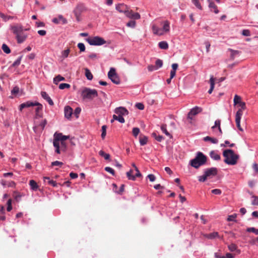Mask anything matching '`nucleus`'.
I'll list each match as a JSON object with an SVG mask.
<instances>
[{"label":"nucleus","mask_w":258,"mask_h":258,"mask_svg":"<svg viewBox=\"0 0 258 258\" xmlns=\"http://www.w3.org/2000/svg\"><path fill=\"white\" fill-rule=\"evenodd\" d=\"M224 162L228 165H234L237 164L239 155L235 154L231 149L225 150L223 152Z\"/></svg>","instance_id":"nucleus-1"},{"label":"nucleus","mask_w":258,"mask_h":258,"mask_svg":"<svg viewBox=\"0 0 258 258\" xmlns=\"http://www.w3.org/2000/svg\"><path fill=\"white\" fill-rule=\"evenodd\" d=\"M162 24L163 25V27L162 29L159 28L156 25H153L152 27V29L153 32L154 34L162 36L165 33H168L170 30V23L168 21H164L162 22Z\"/></svg>","instance_id":"nucleus-2"},{"label":"nucleus","mask_w":258,"mask_h":258,"mask_svg":"<svg viewBox=\"0 0 258 258\" xmlns=\"http://www.w3.org/2000/svg\"><path fill=\"white\" fill-rule=\"evenodd\" d=\"M69 138V136H64L62 133H58L56 132L54 135V139L53 144L55 148V152L57 154L60 153L59 142H65V141Z\"/></svg>","instance_id":"nucleus-3"},{"label":"nucleus","mask_w":258,"mask_h":258,"mask_svg":"<svg viewBox=\"0 0 258 258\" xmlns=\"http://www.w3.org/2000/svg\"><path fill=\"white\" fill-rule=\"evenodd\" d=\"M207 161V157L202 153L198 152L195 158L190 161V165L195 168H198L204 165Z\"/></svg>","instance_id":"nucleus-4"},{"label":"nucleus","mask_w":258,"mask_h":258,"mask_svg":"<svg viewBox=\"0 0 258 258\" xmlns=\"http://www.w3.org/2000/svg\"><path fill=\"white\" fill-rule=\"evenodd\" d=\"M81 96L83 99L92 100L98 96V92L95 89L86 87L82 91Z\"/></svg>","instance_id":"nucleus-5"},{"label":"nucleus","mask_w":258,"mask_h":258,"mask_svg":"<svg viewBox=\"0 0 258 258\" xmlns=\"http://www.w3.org/2000/svg\"><path fill=\"white\" fill-rule=\"evenodd\" d=\"M86 40L91 45H102L106 43V41L103 38L99 36L88 38Z\"/></svg>","instance_id":"nucleus-6"},{"label":"nucleus","mask_w":258,"mask_h":258,"mask_svg":"<svg viewBox=\"0 0 258 258\" xmlns=\"http://www.w3.org/2000/svg\"><path fill=\"white\" fill-rule=\"evenodd\" d=\"M108 77L114 84L117 85L120 84V81L119 77L116 73V71L114 68H111L110 69L109 72L108 73Z\"/></svg>","instance_id":"nucleus-7"},{"label":"nucleus","mask_w":258,"mask_h":258,"mask_svg":"<svg viewBox=\"0 0 258 258\" xmlns=\"http://www.w3.org/2000/svg\"><path fill=\"white\" fill-rule=\"evenodd\" d=\"M86 11L85 5L83 4H79L74 10V13L78 21H80V16L82 13Z\"/></svg>","instance_id":"nucleus-8"},{"label":"nucleus","mask_w":258,"mask_h":258,"mask_svg":"<svg viewBox=\"0 0 258 258\" xmlns=\"http://www.w3.org/2000/svg\"><path fill=\"white\" fill-rule=\"evenodd\" d=\"M124 14L127 18L133 20H138L141 18L139 13H134L132 10H130L129 8Z\"/></svg>","instance_id":"nucleus-9"},{"label":"nucleus","mask_w":258,"mask_h":258,"mask_svg":"<svg viewBox=\"0 0 258 258\" xmlns=\"http://www.w3.org/2000/svg\"><path fill=\"white\" fill-rule=\"evenodd\" d=\"M203 109L201 107L196 106L194 108H192L190 111L188 113V118L192 119V116H195L198 113L201 112Z\"/></svg>","instance_id":"nucleus-10"},{"label":"nucleus","mask_w":258,"mask_h":258,"mask_svg":"<svg viewBox=\"0 0 258 258\" xmlns=\"http://www.w3.org/2000/svg\"><path fill=\"white\" fill-rule=\"evenodd\" d=\"M234 105H238L241 108L243 109H245L246 108L245 103L244 102L241 101V97L237 95H235L234 98Z\"/></svg>","instance_id":"nucleus-11"},{"label":"nucleus","mask_w":258,"mask_h":258,"mask_svg":"<svg viewBox=\"0 0 258 258\" xmlns=\"http://www.w3.org/2000/svg\"><path fill=\"white\" fill-rule=\"evenodd\" d=\"M218 172V170L215 167H212L209 169H207L205 173L206 174L208 178H212V177L215 176Z\"/></svg>","instance_id":"nucleus-12"},{"label":"nucleus","mask_w":258,"mask_h":258,"mask_svg":"<svg viewBox=\"0 0 258 258\" xmlns=\"http://www.w3.org/2000/svg\"><path fill=\"white\" fill-rule=\"evenodd\" d=\"M11 29L16 36L23 31L22 25L18 24L11 26Z\"/></svg>","instance_id":"nucleus-13"},{"label":"nucleus","mask_w":258,"mask_h":258,"mask_svg":"<svg viewBox=\"0 0 258 258\" xmlns=\"http://www.w3.org/2000/svg\"><path fill=\"white\" fill-rule=\"evenodd\" d=\"M220 124H221L220 120H219V119L216 120L215 122L214 125L211 127L213 131H214L215 129H216L217 128V136H221L222 134V131L221 128Z\"/></svg>","instance_id":"nucleus-14"},{"label":"nucleus","mask_w":258,"mask_h":258,"mask_svg":"<svg viewBox=\"0 0 258 258\" xmlns=\"http://www.w3.org/2000/svg\"><path fill=\"white\" fill-rule=\"evenodd\" d=\"M114 112L116 114L121 115L122 116L124 115H127L128 113L127 110L123 107L116 108L115 109Z\"/></svg>","instance_id":"nucleus-15"},{"label":"nucleus","mask_w":258,"mask_h":258,"mask_svg":"<svg viewBox=\"0 0 258 258\" xmlns=\"http://www.w3.org/2000/svg\"><path fill=\"white\" fill-rule=\"evenodd\" d=\"M116 9L119 12L125 14L128 9V8L126 5L123 4H120L116 6Z\"/></svg>","instance_id":"nucleus-16"},{"label":"nucleus","mask_w":258,"mask_h":258,"mask_svg":"<svg viewBox=\"0 0 258 258\" xmlns=\"http://www.w3.org/2000/svg\"><path fill=\"white\" fill-rule=\"evenodd\" d=\"M16 39L18 43H21L24 42L27 38V35L24 33L23 31L20 32L16 36Z\"/></svg>","instance_id":"nucleus-17"},{"label":"nucleus","mask_w":258,"mask_h":258,"mask_svg":"<svg viewBox=\"0 0 258 258\" xmlns=\"http://www.w3.org/2000/svg\"><path fill=\"white\" fill-rule=\"evenodd\" d=\"M35 102H32L31 101H27L26 102L23 103L21 104L19 106V109L20 111H22L23 109L25 108H28L31 106H34L35 105Z\"/></svg>","instance_id":"nucleus-18"},{"label":"nucleus","mask_w":258,"mask_h":258,"mask_svg":"<svg viewBox=\"0 0 258 258\" xmlns=\"http://www.w3.org/2000/svg\"><path fill=\"white\" fill-rule=\"evenodd\" d=\"M64 111L65 117L68 119L70 118L73 113V109L71 107L67 106L64 107Z\"/></svg>","instance_id":"nucleus-19"},{"label":"nucleus","mask_w":258,"mask_h":258,"mask_svg":"<svg viewBox=\"0 0 258 258\" xmlns=\"http://www.w3.org/2000/svg\"><path fill=\"white\" fill-rule=\"evenodd\" d=\"M41 95L44 99L47 101L49 105H53V101L51 100V99L50 98V97L48 96V95L47 94L46 92L42 91L41 92Z\"/></svg>","instance_id":"nucleus-20"},{"label":"nucleus","mask_w":258,"mask_h":258,"mask_svg":"<svg viewBox=\"0 0 258 258\" xmlns=\"http://www.w3.org/2000/svg\"><path fill=\"white\" fill-rule=\"evenodd\" d=\"M52 22L55 24H58L61 22L63 24H65L67 23V20L64 19L62 16L60 15L58 17V18H53Z\"/></svg>","instance_id":"nucleus-21"},{"label":"nucleus","mask_w":258,"mask_h":258,"mask_svg":"<svg viewBox=\"0 0 258 258\" xmlns=\"http://www.w3.org/2000/svg\"><path fill=\"white\" fill-rule=\"evenodd\" d=\"M209 7L210 9L211 12H214L215 14H218L219 11L218 10L217 6L214 3V2H208Z\"/></svg>","instance_id":"nucleus-22"},{"label":"nucleus","mask_w":258,"mask_h":258,"mask_svg":"<svg viewBox=\"0 0 258 258\" xmlns=\"http://www.w3.org/2000/svg\"><path fill=\"white\" fill-rule=\"evenodd\" d=\"M43 179L44 182H47L48 184L53 187H55L57 185V183L56 182V181L50 179L49 177H44Z\"/></svg>","instance_id":"nucleus-23"},{"label":"nucleus","mask_w":258,"mask_h":258,"mask_svg":"<svg viewBox=\"0 0 258 258\" xmlns=\"http://www.w3.org/2000/svg\"><path fill=\"white\" fill-rule=\"evenodd\" d=\"M228 50L231 52L230 57L232 60L234 59L235 56L238 55L240 53L238 50H234L230 48L228 49Z\"/></svg>","instance_id":"nucleus-24"},{"label":"nucleus","mask_w":258,"mask_h":258,"mask_svg":"<svg viewBox=\"0 0 258 258\" xmlns=\"http://www.w3.org/2000/svg\"><path fill=\"white\" fill-rule=\"evenodd\" d=\"M0 17L5 21V22L7 21L10 19H16L17 18L15 16H7L5 15L4 13H0Z\"/></svg>","instance_id":"nucleus-25"},{"label":"nucleus","mask_w":258,"mask_h":258,"mask_svg":"<svg viewBox=\"0 0 258 258\" xmlns=\"http://www.w3.org/2000/svg\"><path fill=\"white\" fill-rule=\"evenodd\" d=\"M133 174L134 170L132 169H131L128 172L126 173V176L128 179L132 180H135L136 179V177L137 176H136V174L134 175Z\"/></svg>","instance_id":"nucleus-26"},{"label":"nucleus","mask_w":258,"mask_h":258,"mask_svg":"<svg viewBox=\"0 0 258 258\" xmlns=\"http://www.w3.org/2000/svg\"><path fill=\"white\" fill-rule=\"evenodd\" d=\"M65 78L63 77H62L60 75H58L53 79V83L54 84L57 85L60 81H64Z\"/></svg>","instance_id":"nucleus-27"},{"label":"nucleus","mask_w":258,"mask_h":258,"mask_svg":"<svg viewBox=\"0 0 258 258\" xmlns=\"http://www.w3.org/2000/svg\"><path fill=\"white\" fill-rule=\"evenodd\" d=\"M35 104H35V105H34V106H37V107L35 109L36 115L37 116H40V115H39V111L42 110V105L40 103L37 102H35Z\"/></svg>","instance_id":"nucleus-28"},{"label":"nucleus","mask_w":258,"mask_h":258,"mask_svg":"<svg viewBox=\"0 0 258 258\" xmlns=\"http://www.w3.org/2000/svg\"><path fill=\"white\" fill-rule=\"evenodd\" d=\"M29 185L33 190H36L38 188L37 183L34 180H30Z\"/></svg>","instance_id":"nucleus-29"},{"label":"nucleus","mask_w":258,"mask_h":258,"mask_svg":"<svg viewBox=\"0 0 258 258\" xmlns=\"http://www.w3.org/2000/svg\"><path fill=\"white\" fill-rule=\"evenodd\" d=\"M205 141H210L213 144H217L218 140L214 138H212L209 136H207L204 138Z\"/></svg>","instance_id":"nucleus-30"},{"label":"nucleus","mask_w":258,"mask_h":258,"mask_svg":"<svg viewBox=\"0 0 258 258\" xmlns=\"http://www.w3.org/2000/svg\"><path fill=\"white\" fill-rule=\"evenodd\" d=\"M210 155L211 157L215 160H219L220 159V156L215 151H211Z\"/></svg>","instance_id":"nucleus-31"},{"label":"nucleus","mask_w":258,"mask_h":258,"mask_svg":"<svg viewBox=\"0 0 258 258\" xmlns=\"http://www.w3.org/2000/svg\"><path fill=\"white\" fill-rule=\"evenodd\" d=\"M85 76H86V78L89 80H92L93 76V75L92 74V73H91V72L90 71V70L86 68V69H85Z\"/></svg>","instance_id":"nucleus-32"},{"label":"nucleus","mask_w":258,"mask_h":258,"mask_svg":"<svg viewBox=\"0 0 258 258\" xmlns=\"http://www.w3.org/2000/svg\"><path fill=\"white\" fill-rule=\"evenodd\" d=\"M210 82L211 87H210V89H209V90L208 91V93L209 94H211L212 92V91L214 88V85H215L214 78L213 76L211 77L210 80Z\"/></svg>","instance_id":"nucleus-33"},{"label":"nucleus","mask_w":258,"mask_h":258,"mask_svg":"<svg viewBox=\"0 0 258 258\" xmlns=\"http://www.w3.org/2000/svg\"><path fill=\"white\" fill-rule=\"evenodd\" d=\"M113 119L118 120L120 123H124L125 122L124 118L121 115H116L114 114L113 115Z\"/></svg>","instance_id":"nucleus-34"},{"label":"nucleus","mask_w":258,"mask_h":258,"mask_svg":"<svg viewBox=\"0 0 258 258\" xmlns=\"http://www.w3.org/2000/svg\"><path fill=\"white\" fill-rule=\"evenodd\" d=\"M158 45L161 49H167L168 48V44L166 41L160 42Z\"/></svg>","instance_id":"nucleus-35"},{"label":"nucleus","mask_w":258,"mask_h":258,"mask_svg":"<svg viewBox=\"0 0 258 258\" xmlns=\"http://www.w3.org/2000/svg\"><path fill=\"white\" fill-rule=\"evenodd\" d=\"M148 138L146 136H140V143L141 145L144 146L147 143Z\"/></svg>","instance_id":"nucleus-36"},{"label":"nucleus","mask_w":258,"mask_h":258,"mask_svg":"<svg viewBox=\"0 0 258 258\" xmlns=\"http://www.w3.org/2000/svg\"><path fill=\"white\" fill-rule=\"evenodd\" d=\"M244 109L240 108L238 110L236 113L235 119L241 120V116L243 114V110Z\"/></svg>","instance_id":"nucleus-37"},{"label":"nucleus","mask_w":258,"mask_h":258,"mask_svg":"<svg viewBox=\"0 0 258 258\" xmlns=\"http://www.w3.org/2000/svg\"><path fill=\"white\" fill-rule=\"evenodd\" d=\"M161 130L166 135L169 136L170 138L172 137V136L170 134V133L167 131L166 124H162L161 126Z\"/></svg>","instance_id":"nucleus-38"},{"label":"nucleus","mask_w":258,"mask_h":258,"mask_svg":"<svg viewBox=\"0 0 258 258\" xmlns=\"http://www.w3.org/2000/svg\"><path fill=\"white\" fill-rule=\"evenodd\" d=\"M100 156L103 157L105 160H109L110 159V155L109 154L105 153L103 151L100 150L99 152Z\"/></svg>","instance_id":"nucleus-39"},{"label":"nucleus","mask_w":258,"mask_h":258,"mask_svg":"<svg viewBox=\"0 0 258 258\" xmlns=\"http://www.w3.org/2000/svg\"><path fill=\"white\" fill-rule=\"evenodd\" d=\"M152 136L158 142H161L163 140V137L162 136L157 135L156 133H152Z\"/></svg>","instance_id":"nucleus-40"},{"label":"nucleus","mask_w":258,"mask_h":258,"mask_svg":"<svg viewBox=\"0 0 258 258\" xmlns=\"http://www.w3.org/2000/svg\"><path fill=\"white\" fill-rule=\"evenodd\" d=\"M3 50L7 54H9L11 52L10 48L6 44H3L2 47Z\"/></svg>","instance_id":"nucleus-41"},{"label":"nucleus","mask_w":258,"mask_h":258,"mask_svg":"<svg viewBox=\"0 0 258 258\" xmlns=\"http://www.w3.org/2000/svg\"><path fill=\"white\" fill-rule=\"evenodd\" d=\"M70 87V85L67 83H61L59 85V89L61 90L69 89Z\"/></svg>","instance_id":"nucleus-42"},{"label":"nucleus","mask_w":258,"mask_h":258,"mask_svg":"<svg viewBox=\"0 0 258 258\" xmlns=\"http://www.w3.org/2000/svg\"><path fill=\"white\" fill-rule=\"evenodd\" d=\"M70 52V49L69 48H68V49L62 51V53H61L62 57L63 58H67L69 56Z\"/></svg>","instance_id":"nucleus-43"},{"label":"nucleus","mask_w":258,"mask_h":258,"mask_svg":"<svg viewBox=\"0 0 258 258\" xmlns=\"http://www.w3.org/2000/svg\"><path fill=\"white\" fill-rule=\"evenodd\" d=\"M246 231L249 232H253L256 235H258V229H255L254 227L248 228Z\"/></svg>","instance_id":"nucleus-44"},{"label":"nucleus","mask_w":258,"mask_h":258,"mask_svg":"<svg viewBox=\"0 0 258 258\" xmlns=\"http://www.w3.org/2000/svg\"><path fill=\"white\" fill-rule=\"evenodd\" d=\"M13 196L16 201H19L21 199L22 195L20 193L15 191L14 192Z\"/></svg>","instance_id":"nucleus-45"},{"label":"nucleus","mask_w":258,"mask_h":258,"mask_svg":"<svg viewBox=\"0 0 258 258\" xmlns=\"http://www.w3.org/2000/svg\"><path fill=\"white\" fill-rule=\"evenodd\" d=\"M218 236V232H213L207 235V237L209 239H213Z\"/></svg>","instance_id":"nucleus-46"},{"label":"nucleus","mask_w":258,"mask_h":258,"mask_svg":"<svg viewBox=\"0 0 258 258\" xmlns=\"http://www.w3.org/2000/svg\"><path fill=\"white\" fill-rule=\"evenodd\" d=\"M163 65V62L162 60L161 59H157L155 62V67L157 68V70L159 68H161Z\"/></svg>","instance_id":"nucleus-47"},{"label":"nucleus","mask_w":258,"mask_h":258,"mask_svg":"<svg viewBox=\"0 0 258 258\" xmlns=\"http://www.w3.org/2000/svg\"><path fill=\"white\" fill-rule=\"evenodd\" d=\"M192 2L197 8L200 10H202V7L199 3V0H192Z\"/></svg>","instance_id":"nucleus-48"},{"label":"nucleus","mask_w":258,"mask_h":258,"mask_svg":"<svg viewBox=\"0 0 258 258\" xmlns=\"http://www.w3.org/2000/svg\"><path fill=\"white\" fill-rule=\"evenodd\" d=\"M237 217V214H234L228 216L227 218V221H235V218Z\"/></svg>","instance_id":"nucleus-49"},{"label":"nucleus","mask_w":258,"mask_h":258,"mask_svg":"<svg viewBox=\"0 0 258 258\" xmlns=\"http://www.w3.org/2000/svg\"><path fill=\"white\" fill-rule=\"evenodd\" d=\"M106 125H103L102 126V134H101V137L102 139H104L106 135Z\"/></svg>","instance_id":"nucleus-50"},{"label":"nucleus","mask_w":258,"mask_h":258,"mask_svg":"<svg viewBox=\"0 0 258 258\" xmlns=\"http://www.w3.org/2000/svg\"><path fill=\"white\" fill-rule=\"evenodd\" d=\"M237 246L234 243H231L228 246V248L231 251H234L237 249Z\"/></svg>","instance_id":"nucleus-51"},{"label":"nucleus","mask_w":258,"mask_h":258,"mask_svg":"<svg viewBox=\"0 0 258 258\" xmlns=\"http://www.w3.org/2000/svg\"><path fill=\"white\" fill-rule=\"evenodd\" d=\"M132 166L135 168V169L136 171V176L138 177L142 176L141 173H140L139 170L137 168V167L136 166V165L134 163L132 164Z\"/></svg>","instance_id":"nucleus-52"},{"label":"nucleus","mask_w":258,"mask_h":258,"mask_svg":"<svg viewBox=\"0 0 258 258\" xmlns=\"http://www.w3.org/2000/svg\"><path fill=\"white\" fill-rule=\"evenodd\" d=\"M22 56L19 57L14 63L12 64V67H15L20 64Z\"/></svg>","instance_id":"nucleus-53"},{"label":"nucleus","mask_w":258,"mask_h":258,"mask_svg":"<svg viewBox=\"0 0 258 258\" xmlns=\"http://www.w3.org/2000/svg\"><path fill=\"white\" fill-rule=\"evenodd\" d=\"M136 24L135 21L131 20L126 24V26L129 27L134 28L136 26Z\"/></svg>","instance_id":"nucleus-54"},{"label":"nucleus","mask_w":258,"mask_h":258,"mask_svg":"<svg viewBox=\"0 0 258 258\" xmlns=\"http://www.w3.org/2000/svg\"><path fill=\"white\" fill-rule=\"evenodd\" d=\"M78 47L80 49L81 52L85 51V46L82 43H79L78 44Z\"/></svg>","instance_id":"nucleus-55"},{"label":"nucleus","mask_w":258,"mask_h":258,"mask_svg":"<svg viewBox=\"0 0 258 258\" xmlns=\"http://www.w3.org/2000/svg\"><path fill=\"white\" fill-rule=\"evenodd\" d=\"M105 170L106 171L111 173L112 175H114V174H115L114 170L112 168H111L109 167H106L105 168Z\"/></svg>","instance_id":"nucleus-56"},{"label":"nucleus","mask_w":258,"mask_h":258,"mask_svg":"<svg viewBox=\"0 0 258 258\" xmlns=\"http://www.w3.org/2000/svg\"><path fill=\"white\" fill-rule=\"evenodd\" d=\"M140 133V129L138 127H134L133 129V134L135 137H137Z\"/></svg>","instance_id":"nucleus-57"},{"label":"nucleus","mask_w":258,"mask_h":258,"mask_svg":"<svg viewBox=\"0 0 258 258\" xmlns=\"http://www.w3.org/2000/svg\"><path fill=\"white\" fill-rule=\"evenodd\" d=\"M208 178V177L207 176L206 174H205V173H204V175H202V176H200L199 177V180L200 181V182H204L206 181V180Z\"/></svg>","instance_id":"nucleus-58"},{"label":"nucleus","mask_w":258,"mask_h":258,"mask_svg":"<svg viewBox=\"0 0 258 258\" xmlns=\"http://www.w3.org/2000/svg\"><path fill=\"white\" fill-rule=\"evenodd\" d=\"M63 165V163L58 161H55L54 162H52L51 163V166H61Z\"/></svg>","instance_id":"nucleus-59"},{"label":"nucleus","mask_w":258,"mask_h":258,"mask_svg":"<svg viewBox=\"0 0 258 258\" xmlns=\"http://www.w3.org/2000/svg\"><path fill=\"white\" fill-rule=\"evenodd\" d=\"M254 199L252 202V205H258V197L255 196H253L252 197Z\"/></svg>","instance_id":"nucleus-60"},{"label":"nucleus","mask_w":258,"mask_h":258,"mask_svg":"<svg viewBox=\"0 0 258 258\" xmlns=\"http://www.w3.org/2000/svg\"><path fill=\"white\" fill-rule=\"evenodd\" d=\"M60 143H61V146L60 147V151L64 152L66 151V148H67L66 144L65 142H60Z\"/></svg>","instance_id":"nucleus-61"},{"label":"nucleus","mask_w":258,"mask_h":258,"mask_svg":"<svg viewBox=\"0 0 258 258\" xmlns=\"http://www.w3.org/2000/svg\"><path fill=\"white\" fill-rule=\"evenodd\" d=\"M19 88L18 87H15L13 89V90L11 91V93L12 94L16 95L19 93Z\"/></svg>","instance_id":"nucleus-62"},{"label":"nucleus","mask_w":258,"mask_h":258,"mask_svg":"<svg viewBox=\"0 0 258 258\" xmlns=\"http://www.w3.org/2000/svg\"><path fill=\"white\" fill-rule=\"evenodd\" d=\"M211 192L215 195H219L222 193L221 190L220 189H214L212 190Z\"/></svg>","instance_id":"nucleus-63"},{"label":"nucleus","mask_w":258,"mask_h":258,"mask_svg":"<svg viewBox=\"0 0 258 258\" xmlns=\"http://www.w3.org/2000/svg\"><path fill=\"white\" fill-rule=\"evenodd\" d=\"M136 106L137 108H138L139 109H140V110H143L144 108V104L141 103H137L136 104Z\"/></svg>","instance_id":"nucleus-64"}]
</instances>
